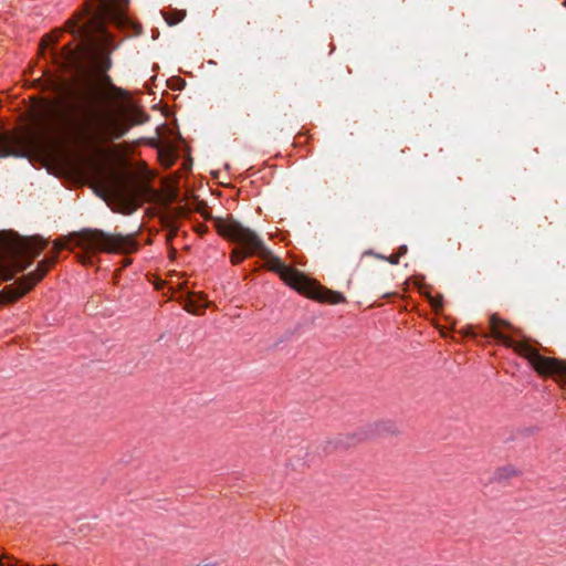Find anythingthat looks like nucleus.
<instances>
[{
  "label": "nucleus",
  "mask_w": 566,
  "mask_h": 566,
  "mask_svg": "<svg viewBox=\"0 0 566 566\" xmlns=\"http://www.w3.org/2000/svg\"><path fill=\"white\" fill-rule=\"evenodd\" d=\"M218 230L223 237L241 245V248L234 249L231 253V262L233 264L241 263L249 255L258 254L265 260L269 270L277 273L289 286L305 293L308 297L331 304H339L345 301L342 293L323 289L301 272L284 264L280 258L272 254L255 231L239 221L232 219L221 220L218 222Z\"/></svg>",
  "instance_id": "2"
},
{
  "label": "nucleus",
  "mask_w": 566,
  "mask_h": 566,
  "mask_svg": "<svg viewBox=\"0 0 566 566\" xmlns=\"http://www.w3.org/2000/svg\"><path fill=\"white\" fill-rule=\"evenodd\" d=\"M111 92L113 93V97L117 99H122L127 96V92L125 90L114 85H111Z\"/></svg>",
  "instance_id": "10"
},
{
  "label": "nucleus",
  "mask_w": 566,
  "mask_h": 566,
  "mask_svg": "<svg viewBox=\"0 0 566 566\" xmlns=\"http://www.w3.org/2000/svg\"><path fill=\"white\" fill-rule=\"evenodd\" d=\"M147 119L134 104L98 111L88 107L76 114V106L62 98L45 101L36 113V124L48 143L85 149H97L102 144L120 139L132 126Z\"/></svg>",
  "instance_id": "1"
},
{
  "label": "nucleus",
  "mask_w": 566,
  "mask_h": 566,
  "mask_svg": "<svg viewBox=\"0 0 566 566\" xmlns=\"http://www.w3.org/2000/svg\"><path fill=\"white\" fill-rule=\"evenodd\" d=\"M108 191L117 200L133 206L139 195V187L127 178L116 175L108 182Z\"/></svg>",
  "instance_id": "7"
},
{
  "label": "nucleus",
  "mask_w": 566,
  "mask_h": 566,
  "mask_svg": "<svg viewBox=\"0 0 566 566\" xmlns=\"http://www.w3.org/2000/svg\"><path fill=\"white\" fill-rule=\"evenodd\" d=\"M127 2L128 0H92L86 9L90 17L85 22L72 20L67 23L69 31L82 39V50L91 57L99 73L109 70L112 65L109 50L115 48L104 23L106 21L117 25L126 23L124 7Z\"/></svg>",
  "instance_id": "3"
},
{
  "label": "nucleus",
  "mask_w": 566,
  "mask_h": 566,
  "mask_svg": "<svg viewBox=\"0 0 566 566\" xmlns=\"http://www.w3.org/2000/svg\"><path fill=\"white\" fill-rule=\"evenodd\" d=\"M52 262L53 261L50 259L41 261L35 272L29 273L23 279H21L12 289L13 298H19L23 296L29 290H31L32 286H34L36 282H39L44 276Z\"/></svg>",
  "instance_id": "8"
},
{
  "label": "nucleus",
  "mask_w": 566,
  "mask_h": 566,
  "mask_svg": "<svg viewBox=\"0 0 566 566\" xmlns=\"http://www.w3.org/2000/svg\"><path fill=\"white\" fill-rule=\"evenodd\" d=\"M46 40H48V41H51L50 35H46V39H45L44 41H46Z\"/></svg>",
  "instance_id": "15"
},
{
  "label": "nucleus",
  "mask_w": 566,
  "mask_h": 566,
  "mask_svg": "<svg viewBox=\"0 0 566 566\" xmlns=\"http://www.w3.org/2000/svg\"><path fill=\"white\" fill-rule=\"evenodd\" d=\"M69 245L78 247L86 252L108 253H130L138 248L133 234H112L96 229H85L67 239L55 240L53 250L56 253Z\"/></svg>",
  "instance_id": "4"
},
{
  "label": "nucleus",
  "mask_w": 566,
  "mask_h": 566,
  "mask_svg": "<svg viewBox=\"0 0 566 566\" xmlns=\"http://www.w3.org/2000/svg\"><path fill=\"white\" fill-rule=\"evenodd\" d=\"M97 88L94 85H87L85 93L87 98L92 99L94 96L97 95Z\"/></svg>",
  "instance_id": "11"
},
{
  "label": "nucleus",
  "mask_w": 566,
  "mask_h": 566,
  "mask_svg": "<svg viewBox=\"0 0 566 566\" xmlns=\"http://www.w3.org/2000/svg\"><path fill=\"white\" fill-rule=\"evenodd\" d=\"M20 138L8 133H0V157L21 156Z\"/></svg>",
  "instance_id": "9"
},
{
  "label": "nucleus",
  "mask_w": 566,
  "mask_h": 566,
  "mask_svg": "<svg viewBox=\"0 0 566 566\" xmlns=\"http://www.w3.org/2000/svg\"><path fill=\"white\" fill-rule=\"evenodd\" d=\"M564 6L566 7V0L564 1Z\"/></svg>",
  "instance_id": "16"
},
{
  "label": "nucleus",
  "mask_w": 566,
  "mask_h": 566,
  "mask_svg": "<svg viewBox=\"0 0 566 566\" xmlns=\"http://www.w3.org/2000/svg\"><path fill=\"white\" fill-rule=\"evenodd\" d=\"M46 241L39 237H20L18 234H11L6 241V251L17 259L19 270H24L28 264H23L20 259L22 258H35L45 248Z\"/></svg>",
  "instance_id": "6"
},
{
  "label": "nucleus",
  "mask_w": 566,
  "mask_h": 566,
  "mask_svg": "<svg viewBox=\"0 0 566 566\" xmlns=\"http://www.w3.org/2000/svg\"><path fill=\"white\" fill-rule=\"evenodd\" d=\"M390 262H391L392 264L398 263V256H391Z\"/></svg>",
  "instance_id": "14"
},
{
  "label": "nucleus",
  "mask_w": 566,
  "mask_h": 566,
  "mask_svg": "<svg viewBox=\"0 0 566 566\" xmlns=\"http://www.w3.org/2000/svg\"><path fill=\"white\" fill-rule=\"evenodd\" d=\"M500 325L510 327V324L506 321H502L493 314L490 317V326L493 337L504 345L513 348L518 355L525 357L538 374L555 376L566 381V361L544 357L530 345L513 340L511 337L499 331Z\"/></svg>",
  "instance_id": "5"
},
{
  "label": "nucleus",
  "mask_w": 566,
  "mask_h": 566,
  "mask_svg": "<svg viewBox=\"0 0 566 566\" xmlns=\"http://www.w3.org/2000/svg\"><path fill=\"white\" fill-rule=\"evenodd\" d=\"M186 308L190 313L198 314V307L193 304V302L187 304Z\"/></svg>",
  "instance_id": "12"
},
{
  "label": "nucleus",
  "mask_w": 566,
  "mask_h": 566,
  "mask_svg": "<svg viewBox=\"0 0 566 566\" xmlns=\"http://www.w3.org/2000/svg\"><path fill=\"white\" fill-rule=\"evenodd\" d=\"M184 15H185V14H181V15H179V17H178L177 19H175V20H170V19L166 18V21L168 22V24L172 25V24H176V23H178L179 21H181V20H182V18H184Z\"/></svg>",
  "instance_id": "13"
}]
</instances>
